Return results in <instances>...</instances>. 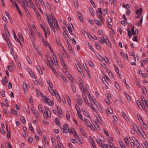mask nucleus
Wrapping results in <instances>:
<instances>
[{
  "label": "nucleus",
  "instance_id": "nucleus-1",
  "mask_svg": "<svg viewBox=\"0 0 148 148\" xmlns=\"http://www.w3.org/2000/svg\"><path fill=\"white\" fill-rule=\"evenodd\" d=\"M84 92H85V94H86V93L88 95V97L90 99V100L91 103H92V104H93V103L94 105L95 104L97 106V104L93 100L92 96L90 95V94L88 91V88L87 87L86 88H84Z\"/></svg>",
  "mask_w": 148,
  "mask_h": 148
},
{
  "label": "nucleus",
  "instance_id": "nucleus-2",
  "mask_svg": "<svg viewBox=\"0 0 148 148\" xmlns=\"http://www.w3.org/2000/svg\"><path fill=\"white\" fill-rule=\"evenodd\" d=\"M84 92H85V94H86V93L88 95V97L90 99V100L91 103H92V104H93V103L94 105L95 104L97 106V104L93 100L92 96L90 95V94L88 91V88L87 87L86 88H84Z\"/></svg>",
  "mask_w": 148,
  "mask_h": 148
},
{
  "label": "nucleus",
  "instance_id": "nucleus-3",
  "mask_svg": "<svg viewBox=\"0 0 148 148\" xmlns=\"http://www.w3.org/2000/svg\"><path fill=\"white\" fill-rule=\"evenodd\" d=\"M84 92H85V94H86V93L88 95V97L90 99V100L91 103H92V104H93V103L94 105L95 104L97 106V104L93 100L92 96L90 95V94L88 91V88L87 87L86 88H84Z\"/></svg>",
  "mask_w": 148,
  "mask_h": 148
},
{
  "label": "nucleus",
  "instance_id": "nucleus-4",
  "mask_svg": "<svg viewBox=\"0 0 148 148\" xmlns=\"http://www.w3.org/2000/svg\"><path fill=\"white\" fill-rule=\"evenodd\" d=\"M84 121L86 125L88 126L92 130H95L94 128L92 126L89 121L87 120V119H84Z\"/></svg>",
  "mask_w": 148,
  "mask_h": 148
},
{
  "label": "nucleus",
  "instance_id": "nucleus-5",
  "mask_svg": "<svg viewBox=\"0 0 148 148\" xmlns=\"http://www.w3.org/2000/svg\"><path fill=\"white\" fill-rule=\"evenodd\" d=\"M78 84L79 85V86L81 90L83 92L82 88H83V87L82 83H83L82 79L80 77L78 78V81L77 82Z\"/></svg>",
  "mask_w": 148,
  "mask_h": 148
},
{
  "label": "nucleus",
  "instance_id": "nucleus-6",
  "mask_svg": "<svg viewBox=\"0 0 148 148\" xmlns=\"http://www.w3.org/2000/svg\"><path fill=\"white\" fill-rule=\"evenodd\" d=\"M76 99L77 102L79 106L81 105L82 104V99L79 96H77Z\"/></svg>",
  "mask_w": 148,
  "mask_h": 148
},
{
  "label": "nucleus",
  "instance_id": "nucleus-7",
  "mask_svg": "<svg viewBox=\"0 0 148 148\" xmlns=\"http://www.w3.org/2000/svg\"><path fill=\"white\" fill-rule=\"evenodd\" d=\"M50 60H48V62L46 61V63L48 66H52L54 65V63L51 58H50Z\"/></svg>",
  "mask_w": 148,
  "mask_h": 148
},
{
  "label": "nucleus",
  "instance_id": "nucleus-8",
  "mask_svg": "<svg viewBox=\"0 0 148 148\" xmlns=\"http://www.w3.org/2000/svg\"><path fill=\"white\" fill-rule=\"evenodd\" d=\"M75 109H76V110H77V114H78L79 117L80 119L82 121V120H83L82 117V116L81 115V114L80 113V112L79 111V110L77 109V108L76 107V106H77V104H75Z\"/></svg>",
  "mask_w": 148,
  "mask_h": 148
},
{
  "label": "nucleus",
  "instance_id": "nucleus-9",
  "mask_svg": "<svg viewBox=\"0 0 148 148\" xmlns=\"http://www.w3.org/2000/svg\"><path fill=\"white\" fill-rule=\"evenodd\" d=\"M121 54L123 56L125 60H126L128 61H129L128 56L127 54H125L124 52L123 51H121Z\"/></svg>",
  "mask_w": 148,
  "mask_h": 148
},
{
  "label": "nucleus",
  "instance_id": "nucleus-10",
  "mask_svg": "<svg viewBox=\"0 0 148 148\" xmlns=\"http://www.w3.org/2000/svg\"><path fill=\"white\" fill-rule=\"evenodd\" d=\"M77 14L78 17L79 18V20L82 23H83V19L82 17L81 16V13H80V12L79 11H78L77 12Z\"/></svg>",
  "mask_w": 148,
  "mask_h": 148
},
{
  "label": "nucleus",
  "instance_id": "nucleus-11",
  "mask_svg": "<svg viewBox=\"0 0 148 148\" xmlns=\"http://www.w3.org/2000/svg\"><path fill=\"white\" fill-rule=\"evenodd\" d=\"M36 68L38 70L39 73L40 75H42L43 74V72L41 70L40 67L39 65H37L36 66Z\"/></svg>",
  "mask_w": 148,
  "mask_h": 148
},
{
  "label": "nucleus",
  "instance_id": "nucleus-12",
  "mask_svg": "<svg viewBox=\"0 0 148 148\" xmlns=\"http://www.w3.org/2000/svg\"><path fill=\"white\" fill-rule=\"evenodd\" d=\"M64 128L65 129L66 133H68L69 132V128L67 124L64 125L63 126Z\"/></svg>",
  "mask_w": 148,
  "mask_h": 148
},
{
  "label": "nucleus",
  "instance_id": "nucleus-13",
  "mask_svg": "<svg viewBox=\"0 0 148 148\" xmlns=\"http://www.w3.org/2000/svg\"><path fill=\"white\" fill-rule=\"evenodd\" d=\"M89 10L92 16H94V10L92 7H89Z\"/></svg>",
  "mask_w": 148,
  "mask_h": 148
},
{
  "label": "nucleus",
  "instance_id": "nucleus-14",
  "mask_svg": "<svg viewBox=\"0 0 148 148\" xmlns=\"http://www.w3.org/2000/svg\"><path fill=\"white\" fill-rule=\"evenodd\" d=\"M104 41L109 46H111V44H110V42L108 40L107 37H105V40H104Z\"/></svg>",
  "mask_w": 148,
  "mask_h": 148
},
{
  "label": "nucleus",
  "instance_id": "nucleus-15",
  "mask_svg": "<svg viewBox=\"0 0 148 148\" xmlns=\"http://www.w3.org/2000/svg\"><path fill=\"white\" fill-rule=\"evenodd\" d=\"M142 12V9L141 8H139V10H137L136 12V14L137 15H140Z\"/></svg>",
  "mask_w": 148,
  "mask_h": 148
},
{
  "label": "nucleus",
  "instance_id": "nucleus-16",
  "mask_svg": "<svg viewBox=\"0 0 148 148\" xmlns=\"http://www.w3.org/2000/svg\"><path fill=\"white\" fill-rule=\"evenodd\" d=\"M139 107V108H140V110H141L142 108V109H143V106L141 105V103L139 100H137L136 101Z\"/></svg>",
  "mask_w": 148,
  "mask_h": 148
},
{
  "label": "nucleus",
  "instance_id": "nucleus-17",
  "mask_svg": "<svg viewBox=\"0 0 148 148\" xmlns=\"http://www.w3.org/2000/svg\"><path fill=\"white\" fill-rule=\"evenodd\" d=\"M55 122L57 124V125L58 127H60V123L59 120L57 118H55Z\"/></svg>",
  "mask_w": 148,
  "mask_h": 148
},
{
  "label": "nucleus",
  "instance_id": "nucleus-18",
  "mask_svg": "<svg viewBox=\"0 0 148 148\" xmlns=\"http://www.w3.org/2000/svg\"><path fill=\"white\" fill-rule=\"evenodd\" d=\"M15 5L18 12L19 13V14H20V15L22 16V14L21 13V12L20 10V9L19 8V7H18V6L17 5V3H15Z\"/></svg>",
  "mask_w": 148,
  "mask_h": 148
},
{
  "label": "nucleus",
  "instance_id": "nucleus-19",
  "mask_svg": "<svg viewBox=\"0 0 148 148\" xmlns=\"http://www.w3.org/2000/svg\"><path fill=\"white\" fill-rule=\"evenodd\" d=\"M71 87L72 90L74 92H75L76 91V89L75 86L74 85V84H71Z\"/></svg>",
  "mask_w": 148,
  "mask_h": 148
},
{
  "label": "nucleus",
  "instance_id": "nucleus-20",
  "mask_svg": "<svg viewBox=\"0 0 148 148\" xmlns=\"http://www.w3.org/2000/svg\"><path fill=\"white\" fill-rule=\"evenodd\" d=\"M66 117L68 121H70L69 112L68 110L66 111Z\"/></svg>",
  "mask_w": 148,
  "mask_h": 148
},
{
  "label": "nucleus",
  "instance_id": "nucleus-21",
  "mask_svg": "<svg viewBox=\"0 0 148 148\" xmlns=\"http://www.w3.org/2000/svg\"><path fill=\"white\" fill-rule=\"evenodd\" d=\"M57 110L58 112L59 115L62 114V111L61 110L60 107L58 106H56Z\"/></svg>",
  "mask_w": 148,
  "mask_h": 148
},
{
  "label": "nucleus",
  "instance_id": "nucleus-22",
  "mask_svg": "<svg viewBox=\"0 0 148 148\" xmlns=\"http://www.w3.org/2000/svg\"><path fill=\"white\" fill-rule=\"evenodd\" d=\"M11 111L14 114L16 115V116H18V111H16L12 109H11Z\"/></svg>",
  "mask_w": 148,
  "mask_h": 148
},
{
  "label": "nucleus",
  "instance_id": "nucleus-23",
  "mask_svg": "<svg viewBox=\"0 0 148 148\" xmlns=\"http://www.w3.org/2000/svg\"><path fill=\"white\" fill-rule=\"evenodd\" d=\"M23 88L24 89V91L25 92L27 88V85L26 83L25 82H23Z\"/></svg>",
  "mask_w": 148,
  "mask_h": 148
},
{
  "label": "nucleus",
  "instance_id": "nucleus-24",
  "mask_svg": "<svg viewBox=\"0 0 148 148\" xmlns=\"http://www.w3.org/2000/svg\"><path fill=\"white\" fill-rule=\"evenodd\" d=\"M43 114L44 115V117L45 118H47L48 117V116L50 117H51V114H50V115L49 116L48 115V112H44V113H43Z\"/></svg>",
  "mask_w": 148,
  "mask_h": 148
},
{
  "label": "nucleus",
  "instance_id": "nucleus-25",
  "mask_svg": "<svg viewBox=\"0 0 148 148\" xmlns=\"http://www.w3.org/2000/svg\"><path fill=\"white\" fill-rule=\"evenodd\" d=\"M94 127L98 130H100V128L99 125H97L96 122H94L93 124Z\"/></svg>",
  "mask_w": 148,
  "mask_h": 148
},
{
  "label": "nucleus",
  "instance_id": "nucleus-26",
  "mask_svg": "<svg viewBox=\"0 0 148 148\" xmlns=\"http://www.w3.org/2000/svg\"><path fill=\"white\" fill-rule=\"evenodd\" d=\"M97 141L99 146H101L102 147L103 146V144L102 143L100 139H98L97 140Z\"/></svg>",
  "mask_w": 148,
  "mask_h": 148
},
{
  "label": "nucleus",
  "instance_id": "nucleus-27",
  "mask_svg": "<svg viewBox=\"0 0 148 148\" xmlns=\"http://www.w3.org/2000/svg\"><path fill=\"white\" fill-rule=\"evenodd\" d=\"M50 26V27L51 28V29H52V30L54 32V33H55L56 32V30L55 29V25L54 24V23H52V25H51V26Z\"/></svg>",
  "mask_w": 148,
  "mask_h": 148
},
{
  "label": "nucleus",
  "instance_id": "nucleus-28",
  "mask_svg": "<svg viewBox=\"0 0 148 148\" xmlns=\"http://www.w3.org/2000/svg\"><path fill=\"white\" fill-rule=\"evenodd\" d=\"M42 98L43 99L45 100V103H47V102H48V101H49V99L47 97H45L44 96H43L42 97Z\"/></svg>",
  "mask_w": 148,
  "mask_h": 148
},
{
  "label": "nucleus",
  "instance_id": "nucleus-29",
  "mask_svg": "<svg viewBox=\"0 0 148 148\" xmlns=\"http://www.w3.org/2000/svg\"><path fill=\"white\" fill-rule=\"evenodd\" d=\"M54 21L55 23L56 26L57 27V29L58 30L59 29V27L58 24L57 22V21L56 18H54Z\"/></svg>",
  "mask_w": 148,
  "mask_h": 148
},
{
  "label": "nucleus",
  "instance_id": "nucleus-30",
  "mask_svg": "<svg viewBox=\"0 0 148 148\" xmlns=\"http://www.w3.org/2000/svg\"><path fill=\"white\" fill-rule=\"evenodd\" d=\"M50 92L52 94L53 93L55 96H56L57 95H58V94L56 90L55 89H54V90L52 89V91H50Z\"/></svg>",
  "mask_w": 148,
  "mask_h": 148
},
{
  "label": "nucleus",
  "instance_id": "nucleus-31",
  "mask_svg": "<svg viewBox=\"0 0 148 148\" xmlns=\"http://www.w3.org/2000/svg\"><path fill=\"white\" fill-rule=\"evenodd\" d=\"M122 115L123 118L125 119V120L127 121L128 120L127 117L126 116V114L124 112H122Z\"/></svg>",
  "mask_w": 148,
  "mask_h": 148
},
{
  "label": "nucleus",
  "instance_id": "nucleus-32",
  "mask_svg": "<svg viewBox=\"0 0 148 148\" xmlns=\"http://www.w3.org/2000/svg\"><path fill=\"white\" fill-rule=\"evenodd\" d=\"M68 48L69 49L71 53H73V50L72 49V48L71 45H68Z\"/></svg>",
  "mask_w": 148,
  "mask_h": 148
},
{
  "label": "nucleus",
  "instance_id": "nucleus-33",
  "mask_svg": "<svg viewBox=\"0 0 148 148\" xmlns=\"http://www.w3.org/2000/svg\"><path fill=\"white\" fill-rule=\"evenodd\" d=\"M12 32L15 40L16 41H17L18 40H19V39L17 38V36H16L15 32L13 30H12Z\"/></svg>",
  "mask_w": 148,
  "mask_h": 148
},
{
  "label": "nucleus",
  "instance_id": "nucleus-34",
  "mask_svg": "<svg viewBox=\"0 0 148 148\" xmlns=\"http://www.w3.org/2000/svg\"><path fill=\"white\" fill-rule=\"evenodd\" d=\"M29 126L30 130L32 131V132H34L31 124L30 123H29Z\"/></svg>",
  "mask_w": 148,
  "mask_h": 148
},
{
  "label": "nucleus",
  "instance_id": "nucleus-35",
  "mask_svg": "<svg viewBox=\"0 0 148 148\" xmlns=\"http://www.w3.org/2000/svg\"><path fill=\"white\" fill-rule=\"evenodd\" d=\"M84 100L85 103L88 106H89L90 105L88 102V100L87 99L86 97H84Z\"/></svg>",
  "mask_w": 148,
  "mask_h": 148
},
{
  "label": "nucleus",
  "instance_id": "nucleus-36",
  "mask_svg": "<svg viewBox=\"0 0 148 148\" xmlns=\"http://www.w3.org/2000/svg\"><path fill=\"white\" fill-rule=\"evenodd\" d=\"M36 91L37 93L36 96L37 97H38L39 96H40L41 95V93L40 92V91L37 89H36Z\"/></svg>",
  "mask_w": 148,
  "mask_h": 148
},
{
  "label": "nucleus",
  "instance_id": "nucleus-37",
  "mask_svg": "<svg viewBox=\"0 0 148 148\" xmlns=\"http://www.w3.org/2000/svg\"><path fill=\"white\" fill-rule=\"evenodd\" d=\"M5 147L6 148H12L9 142H8L5 144Z\"/></svg>",
  "mask_w": 148,
  "mask_h": 148
},
{
  "label": "nucleus",
  "instance_id": "nucleus-38",
  "mask_svg": "<svg viewBox=\"0 0 148 148\" xmlns=\"http://www.w3.org/2000/svg\"><path fill=\"white\" fill-rule=\"evenodd\" d=\"M68 29V30L70 32V33L72 35H73V36L75 37V35L73 34H72V32L71 30V28L70 27H69L68 26V27H67Z\"/></svg>",
  "mask_w": 148,
  "mask_h": 148
},
{
  "label": "nucleus",
  "instance_id": "nucleus-39",
  "mask_svg": "<svg viewBox=\"0 0 148 148\" xmlns=\"http://www.w3.org/2000/svg\"><path fill=\"white\" fill-rule=\"evenodd\" d=\"M132 125L133 128L136 131H137V130H138V128L137 127L136 125L134 123H133L132 124Z\"/></svg>",
  "mask_w": 148,
  "mask_h": 148
},
{
  "label": "nucleus",
  "instance_id": "nucleus-40",
  "mask_svg": "<svg viewBox=\"0 0 148 148\" xmlns=\"http://www.w3.org/2000/svg\"><path fill=\"white\" fill-rule=\"evenodd\" d=\"M35 12H36V15H37V16H38V19L39 20H40L41 19V16H40L39 12L37 10H36V11Z\"/></svg>",
  "mask_w": 148,
  "mask_h": 148
},
{
  "label": "nucleus",
  "instance_id": "nucleus-41",
  "mask_svg": "<svg viewBox=\"0 0 148 148\" xmlns=\"http://www.w3.org/2000/svg\"><path fill=\"white\" fill-rule=\"evenodd\" d=\"M104 60L106 62L108 63H110V62L108 58L106 56L104 57Z\"/></svg>",
  "mask_w": 148,
  "mask_h": 148
},
{
  "label": "nucleus",
  "instance_id": "nucleus-42",
  "mask_svg": "<svg viewBox=\"0 0 148 148\" xmlns=\"http://www.w3.org/2000/svg\"><path fill=\"white\" fill-rule=\"evenodd\" d=\"M66 99L68 101V102L69 104L70 105L71 104V100L70 99V98L68 96L66 95Z\"/></svg>",
  "mask_w": 148,
  "mask_h": 148
},
{
  "label": "nucleus",
  "instance_id": "nucleus-43",
  "mask_svg": "<svg viewBox=\"0 0 148 148\" xmlns=\"http://www.w3.org/2000/svg\"><path fill=\"white\" fill-rule=\"evenodd\" d=\"M21 119L23 123H25L26 120L25 118L23 116H22L21 118Z\"/></svg>",
  "mask_w": 148,
  "mask_h": 148
},
{
  "label": "nucleus",
  "instance_id": "nucleus-44",
  "mask_svg": "<svg viewBox=\"0 0 148 148\" xmlns=\"http://www.w3.org/2000/svg\"><path fill=\"white\" fill-rule=\"evenodd\" d=\"M90 2L94 8H95L96 7V5L95 4L94 1L92 0H90Z\"/></svg>",
  "mask_w": 148,
  "mask_h": 148
},
{
  "label": "nucleus",
  "instance_id": "nucleus-45",
  "mask_svg": "<svg viewBox=\"0 0 148 148\" xmlns=\"http://www.w3.org/2000/svg\"><path fill=\"white\" fill-rule=\"evenodd\" d=\"M96 56L101 61L103 60V59L102 58V57L100 56L99 54L98 53L97 55H96Z\"/></svg>",
  "mask_w": 148,
  "mask_h": 148
},
{
  "label": "nucleus",
  "instance_id": "nucleus-46",
  "mask_svg": "<svg viewBox=\"0 0 148 148\" xmlns=\"http://www.w3.org/2000/svg\"><path fill=\"white\" fill-rule=\"evenodd\" d=\"M26 59L27 60L28 63L29 64H32V61L30 60V59H29V57L27 56L26 57Z\"/></svg>",
  "mask_w": 148,
  "mask_h": 148
},
{
  "label": "nucleus",
  "instance_id": "nucleus-47",
  "mask_svg": "<svg viewBox=\"0 0 148 148\" xmlns=\"http://www.w3.org/2000/svg\"><path fill=\"white\" fill-rule=\"evenodd\" d=\"M61 61H62V64L64 66V68H65V69H67V67H66V64H65V62L64 60H63V59H62L61 60Z\"/></svg>",
  "mask_w": 148,
  "mask_h": 148
},
{
  "label": "nucleus",
  "instance_id": "nucleus-48",
  "mask_svg": "<svg viewBox=\"0 0 148 148\" xmlns=\"http://www.w3.org/2000/svg\"><path fill=\"white\" fill-rule=\"evenodd\" d=\"M55 96L56 97V98L57 99L58 101L59 102H61V100L58 94V95H57L56 96Z\"/></svg>",
  "mask_w": 148,
  "mask_h": 148
},
{
  "label": "nucleus",
  "instance_id": "nucleus-49",
  "mask_svg": "<svg viewBox=\"0 0 148 148\" xmlns=\"http://www.w3.org/2000/svg\"><path fill=\"white\" fill-rule=\"evenodd\" d=\"M6 129L7 132L9 134V136L10 137V132L8 130V127L7 124H6Z\"/></svg>",
  "mask_w": 148,
  "mask_h": 148
},
{
  "label": "nucleus",
  "instance_id": "nucleus-50",
  "mask_svg": "<svg viewBox=\"0 0 148 148\" xmlns=\"http://www.w3.org/2000/svg\"><path fill=\"white\" fill-rule=\"evenodd\" d=\"M143 93L145 94H146L147 93L146 88L144 86L143 87Z\"/></svg>",
  "mask_w": 148,
  "mask_h": 148
},
{
  "label": "nucleus",
  "instance_id": "nucleus-51",
  "mask_svg": "<svg viewBox=\"0 0 148 148\" xmlns=\"http://www.w3.org/2000/svg\"><path fill=\"white\" fill-rule=\"evenodd\" d=\"M138 33V30L137 29H136L135 31H134L133 33H132V34L133 35H137Z\"/></svg>",
  "mask_w": 148,
  "mask_h": 148
},
{
  "label": "nucleus",
  "instance_id": "nucleus-52",
  "mask_svg": "<svg viewBox=\"0 0 148 148\" xmlns=\"http://www.w3.org/2000/svg\"><path fill=\"white\" fill-rule=\"evenodd\" d=\"M135 143V144L137 146V148H138L140 146V144H139V143L138 142L137 140V141H135V142H134Z\"/></svg>",
  "mask_w": 148,
  "mask_h": 148
},
{
  "label": "nucleus",
  "instance_id": "nucleus-53",
  "mask_svg": "<svg viewBox=\"0 0 148 148\" xmlns=\"http://www.w3.org/2000/svg\"><path fill=\"white\" fill-rule=\"evenodd\" d=\"M30 31H31V34L29 36L31 40L32 41H34V38L33 37V36H32V32L30 30Z\"/></svg>",
  "mask_w": 148,
  "mask_h": 148
},
{
  "label": "nucleus",
  "instance_id": "nucleus-54",
  "mask_svg": "<svg viewBox=\"0 0 148 148\" xmlns=\"http://www.w3.org/2000/svg\"><path fill=\"white\" fill-rule=\"evenodd\" d=\"M98 11H96V12H97V14H98V12H99V13L101 14H102V11H101V8H99L98 9Z\"/></svg>",
  "mask_w": 148,
  "mask_h": 148
},
{
  "label": "nucleus",
  "instance_id": "nucleus-55",
  "mask_svg": "<svg viewBox=\"0 0 148 148\" xmlns=\"http://www.w3.org/2000/svg\"><path fill=\"white\" fill-rule=\"evenodd\" d=\"M31 73H30L29 72V73L30 75H31V76L33 78H34L35 79V76L34 74L31 71Z\"/></svg>",
  "mask_w": 148,
  "mask_h": 148
},
{
  "label": "nucleus",
  "instance_id": "nucleus-56",
  "mask_svg": "<svg viewBox=\"0 0 148 148\" xmlns=\"http://www.w3.org/2000/svg\"><path fill=\"white\" fill-rule=\"evenodd\" d=\"M69 79L72 82V84H74L75 82V80L72 76H71Z\"/></svg>",
  "mask_w": 148,
  "mask_h": 148
},
{
  "label": "nucleus",
  "instance_id": "nucleus-57",
  "mask_svg": "<svg viewBox=\"0 0 148 148\" xmlns=\"http://www.w3.org/2000/svg\"><path fill=\"white\" fill-rule=\"evenodd\" d=\"M95 45L97 48V49H100V47L99 44H98L97 42H95Z\"/></svg>",
  "mask_w": 148,
  "mask_h": 148
},
{
  "label": "nucleus",
  "instance_id": "nucleus-58",
  "mask_svg": "<svg viewBox=\"0 0 148 148\" xmlns=\"http://www.w3.org/2000/svg\"><path fill=\"white\" fill-rule=\"evenodd\" d=\"M137 38L138 36H134V37L133 38V41H138V39H137Z\"/></svg>",
  "mask_w": 148,
  "mask_h": 148
},
{
  "label": "nucleus",
  "instance_id": "nucleus-59",
  "mask_svg": "<svg viewBox=\"0 0 148 148\" xmlns=\"http://www.w3.org/2000/svg\"><path fill=\"white\" fill-rule=\"evenodd\" d=\"M88 45L89 46V49L92 51L94 52L95 50L94 49H93V48L92 47L91 45H89V43H88Z\"/></svg>",
  "mask_w": 148,
  "mask_h": 148
},
{
  "label": "nucleus",
  "instance_id": "nucleus-60",
  "mask_svg": "<svg viewBox=\"0 0 148 148\" xmlns=\"http://www.w3.org/2000/svg\"><path fill=\"white\" fill-rule=\"evenodd\" d=\"M89 106L95 112H96L97 110L95 108L92 104H90Z\"/></svg>",
  "mask_w": 148,
  "mask_h": 148
},
{
  "label": "nucleus",
  "instance_id": "nucleus-61",
  "mask_svg": "<svg viewBox=\"0 0 148 148\" xmlns=\"http://www.w3.org/2000/svg\"><path fill=\"white\" fill-rule=\"evenodd\" d=\"M108 110H107L106 112H107V111L110 112V114H112L113 113V112L112 110L110 108H108Z\"/></svg>",
  "mask_w": 148,
  "mask_h": 148
},
{
  "label": "nucleus",
  "instance_id": "nucleus-62",
  "mask_svg": "<svg viewBox=\"0 0 148 148\" xmlns=\"http://www.w3.org/2000/svg\"><path fill=\"white\" fill-rule=\"evenodd\" d=\"M96 23L99 26L101 25V23L98 20H96L95 21Z\"/></svg>",
  "mask_w": 148,
  "mask_h": 148
},
{
  "label": "nucleus",
  "instance_id": "nucleus-63",
  "mask_svg": "<svg viewBox=\"0 0 148 148\" xmlns=\"http://www.w3.org/2000/svg\"><path fill=\"white\" fill-rule=\"evenodd\" d=\"M141 98L142 102H143V103H144V102L146 101V100L145 99L144 97L143 96H141Z\"/></svg>",
  "mask_w": 148,
  "mask_h": 148
},
{
  "label": "nucleus",
  "instance_id": "nucleus-64",
  "mask_svg": "<svg viewBox=\"0 0 148 148\" xmlns=\"http://www.w3.org/2000/svg\"><path fill=\"white\" fill-rule=\"evenodd\" d=\"M43 42L45 46L46 47H47V45H48V42L46 40H43Z\"/></svg>",
  "mask_w": 148,
  "mask_h": 148
}]
</instances>
